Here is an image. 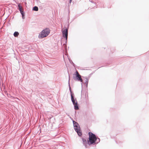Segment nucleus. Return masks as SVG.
I'll return each mask as SVG.
<instances>
[{"instance_id":"f257e3e1","label":"nucleus","mask_w":149,"mask_h":149,"mask_svg":"<svg viewBox=\"0 0 149 149\" xmlns=\"http://www.w3.org/2000/svg\"><path fill=\"white\" fill-rule=\"evenodd\" d=\"M89 138L88 140V145H94L97 144L100 141V139L97 137L96 135L91 132H88Z\"/></svg>"},{"instance_id":"f03ea898","label":"nucleus","mask_w":149,"mask_h":149,"mask_svg":"<svg viewBox=\"0 0 149 149\" xmlns=\"http://www.w3.org/2000/svg\"><path fill=\"white\" fill-rule=\"evenodd\" d=\"M50 30L49 28H46L42 30L39 33L38 38L42 39L46 37L49 34Z\"/></svg>"},{"instance_id":"7ed1b4c3","label":"nucleus","mask_w":149,"mask_h":149,"mask_svg":"<svg viewBox=\"0 0 149 149\" xmlns=\"http://www.w3.org/2000/svg\"><path fill=\"white\" fill-rule=\"evenodd\" d=\"M73 123L75 131L77 133L79 136H81L82 135V133L80 130L79 124L74 120H73Z\"/></svg>"},{"instance_id":"20e7f679","label":"nucleus","mask_w":149,"mask_h":149,"mask_svg":"<svg viewBox=\"0 0 149 149\" xmlns=\"http://www.w3.org/2000/svg\"><path fill=\"white\" fill-rule=\"evenodd\" d=\"M73 79L74 80L81 82V86H82L83 79L81 78V75L77 71H76L74 74H73Z\"/></svg>"},{"instance_id":"39448f33","label":"nucleus","mask_w":149,"mask_h":149,"mask_svg":"<svg viewBox=\"0 0 149 149\" xmlns=\"http://www.w3.org/2000/svg\"><path fill=\"white\" fill-rule=\"evenodd\" d=\"M71 101L74 105V109L75 110H78L79 109L78 105L76 99L74 97V95H71Z\"/></svg>"},{"instance_id":"423d86ee","label":"nucleus","mask_w":149,"mask_h":149,"mask_svg":"<svg viewBox=\"0 0 149 149\" xmlns=\"http://www.w3.org/2000/svg\"><path fill=\"white\" fill-rule=\"evenodd\" d=\"M68 30L67 28L65 29L62 31V34L63 37L65 38L66 42L67 41L68 37Z\"/></svg>"},{"instance_id":"0eeeda50","label":"nucleus","mask_w":149,"mask_h":149,"mask_svg":"<svg viewBox=\"0 0 149 149\" xmlns=\"http://www.w3.org/2000/svg\"><path fill=\"white\" fill-rule=\"evenodd\" d=\"M82 140L83 141V145L85 146L86 148H88L89 147L90 145H88V140H87L86 139H84L83 137L81 138Z\"/></svg>"},{"instance_id":"6e6552de","label":"nucleus","mask_w":149,"mask_h":149,"mask_svg":"<svg viewBox=\"0 0 149 149\" xmlns=\"http://www.w3.org/2000/svg\"><path fill=\"white\" fill-rule=\"evenodd\" d=\"M20 12L22 15V19H24V18L25 13L24 10H22L21 11H20Z\"/></svg>"},{"instance_id":"1a4fd4ad","label":"nucleus","mask_w":149,"mask_h":149,"mask_svg":"<svg viewBox=\"0 0 149 149\" xmlns=\"http://www.w3.org/2000/svg\"><path fill=\"white\" fill-rule=\"evenodd\" d=\"M84 78H85L86 80H85V83L86 84V86L87 87L88 86V79L87 77H85Z\"/></svg>"},{"instance_id":"9d476101","label":"nucleus","mask_w":149,"mask_h":149,"mask_svg":"<svg viewBox=\"0 0 149 149\" xmlns=\"http://www.w3.org/2000/svg\"><path fill=\"white\" fill-rule=\"evenodd\" d=\"M19 35V33L17 31L14 32L13 35L15 37H17Z\"/></svg>"},{"instance_id":"9b49d317","label":"nucleus","mask_w":149,"mask_h":149,"mask_svg":"<svg viewBox=\"0 0 149 149\" xmlns=\"http://www.w3.org/2000/svg\"><path fill=\"white\" fill-rule=\"evenodd\" d=\"M32 10L34 11H38V8L37 6H35L33 7Z\"/></svg>"},{"instance_id":"f8f14e48","label":"nucleus","mask_w":149,"mask_h":149,"mask_svg":"<svg viewBox=\"0 0 149 149\" xmlns=\"http://www.w3.org/2000/svg\"><path fill=\"white\" fill-rule=\"evenodd\" d=\"M69 90L70 91V94L71 95H73V94L74 95V94L73 93H72L71 88L70 85H69Z\"/></svg>"},{"instance_id":"ddd939ff","label":"nucleus","mask_w":149,"mask_h":149,"mask_svg":"<svg viewBox=\"0 0 149 149\" xmlns=\"http://www.w3.org/2000/svg\"><path fill=\"white\" fill-rule=\"evenodd\" d=\"M69 61L70 62V63H71L74 66V63L69 58Z\"/></svg>"},{"instance_id":"4468645a","label":"nucleus","mask_w":149,"mask_h":149,"mask_svg":"<svg viewBox=\"0 0 149 149\" xmlns=\"http://www.w3.org/2000/svg\"><path fill=\"white\" fill-rule=\"evenodd\" d=\"M89 1L93 3H94L95 5H96V3L95 2H94L92 0H89Z\"/></svg>"},{"instance_id":"2eb2a0df","label":"nucleus","mask_w":149,"mask_h":149,"mask_svg":"<svg viewBox=\"0 0 149 149\" xmlns=\"http://www.w3.org/2000/svg\"><path fill=\"white\" fill-rule=\"evenodd\" d=\"M18 7V8H22V7L21 6L20 4V3H19L17 5Z\"/></svg>"},{"instance_id":"dca6fc26","label":"nucleus","mask_w":149,"mask_h":149,"mask_svg":"<svg viewBox=\"0 0 149 149\" xmlns=\"http://www.w3.org/2000/svg\"><path fill=\"white\" fill-rule=\"evenodd\" d=\"M70 76H69V80H68V84H69V85H70Z\"/></svg>"},{"instance_id":"f3484780","label":"nucleus","mask_w":149,"mask_h":149,"mask_svg":"<svg viewBox=\"0 0 149 149\" xmlns=\"http://www.w3.org/2000/svg\"><path fill=\"white\" fill-rule=\"evenodd\" d=\"M18 10L19 11L22 10V8H18Z\"/></svg>"},{"instance_id":"a211bd4d","label":"nucleus","mask_w":149,"mask_h":149,"mask_svg":"<svg viewBox=\"0 0 149 149\" xmlns=\"http://www.w3.org/2000/svg\"><path fill=\"white\" fill-rule=\"evenodd\" d=\"M72 0H69V3H70H70H71V2L72 1Z\"/></svg>"},{"instance_id":"6ab92c4d","label":"nucleus","mask_w":149,"mask_h":149,"mask_svg":"<svg viewBox=\"0 0 149 149\" xmlns=\"http://www.w3.org/2000/svg\"><path fill=\"white\" fill-rule=\"evenodd\" d=\"M97 8V6H96L95 8Z\"/></svg>"}]
</instances>
